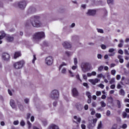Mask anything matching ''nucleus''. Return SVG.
<instances>
[{
	"mask_svg": "<svg viewBox=\"0 0 129 129\" xmlns=\"http://www.w3.org/2000/svg\"><path fill=\"white\" fill-rule=\"evenodd\" d=\"M119 94L120 95H122V96H124L125 94V92L124 91V90H123V89H121L119 91Z\"/></svg>",
	"mask_w": 129,
	"mask_h": 129,
	"instance_id": "nucleus-20",
	"label": "nucleus"
},
{
	"mask_svg": "<svg viewBox=\"0 0 129 129\" xmlns=\"http://www.w3.org/2000/svg\"><path fill=\"white\" fill-rule=\"evenodd\" d=\"M53 57L51 56L47 57L45 59V63L48 66H50L53 64Z\"/></svg>",
	"mask_w": 129,
	"mask_h": 129,
	"instance_id": "nucleus-8",
	"label": "nucleus"
},
{
	"mask_svg": "<svg viewBox=\"0 0 129 129\" xmlns=\"http://www.w3.org/2000/svg\"><path fill=\"white\" fill-rule=\"evenodd\" d=\"M19 9H21V10H24L25 8H26V6H27V3L25 1H21L19 2L18 5Z\"/></svg>",
	"mask_w": 129,
	"mask_h": 129,
	"instance_id": "nucleus-9",
	"label": "nucleus"
},
{
	"mask_svg": "<svg viewBox=\"0 0 129 129\" xmlns=\"http://www.w3.org/2000/svg\"><path fill=\"white\" fill-rule=\"evenodd\" d=\"M21 52H20V51L16 52L14 54L15 59H17V58H18V57L21 56Z\"/></svg>",
	"mask_w": 129,
	"mask_h": 129,
	"instance_id": "nucleus-18",
	"label": "nucleus"
},
{
	"mask_svg": "<svg viewBox=\"0 0 129 129\" xmlns=\"http://www.w3.org/2000/svg\"><path fill=\"white\" fill-rule=\"evenodd\" d=\"M42 123L44 125V126H46V125H47V124H48V122L47 121V120H44L42 121Z\"/></svg>",
	"mask_w": 129,
	"mask_h": 129,
	"instance_id": "nucleus-38",
	"label": "nucleus"
},
{
	"mask_svg": "<svg viewBox=\"0 0 129 129\" xmlns=\"http://www.w3.org/2000/svg\"><path fill=\"white\" fill-rule=\"evenodd\" d=\"M27 123L28 125V128L30 129L32 127V123L29 120L27 121Z\"/></svg>",
	"mask_w": 129,
	"mask_h": 129,
	"instance_id": "nucleus-29",
	"label": "nucleus"
},
{
	"mask_svg": "<svg viewBox=\"0 0 129 129\" xmlns=\"http://www.w3.org/2000/svg\"><path fill=\"white\" fill-rule=\"evenodd\" d=\"M115 73H116V71H115V70H112L111 71V74L112 75H113L114 76V75H115Z\"/></svg>",
	"mask_w": 129,
	"mask_h": 129,
	"instance_id": "nucleus-35",
	"label": "nucleus"
},
{
	"mask_svg": "<svg viewBox=\"0 0 129 129\" xmlns=\"http://www.w3.org/2000/svg\"><path fill=\"white\" fill-rule=\"evenodd\" d=\"M24 64H25V61L21 60L18 62H15L14 64V67L15 69H21L23 68V66H24Z\"/></svg>",
	"mask_w": 129,
	"mask_h": 129,
	"instance_id": "nucleus-5",
	"label": "nucleus"
},
{
	"mask_svg": "<svg viewBox=\"0 0 129 129\" xmlns=\"http://www.w3.org/2000/svg\"><path fill=\"white\" fill-rule=\"evenodd\" d=\"M69 72L71 77H74V75H73V73H72V72H71V71H69Z\"/></svg>",
	"mask_w": 129,
	"mask_h": 129,
	"instance_id": "nucleus-60",
	"label": "nucleus"
},
{
	"mask_svg": "<svg viewBox=\"0 0 129 129\" xmlns=\"http://www.w3.org/2000/svg\"><path fill=\"white\" fill-rule=\"evenodd\" d=\"M6 41L9 43H12V42H14V40L15 39V38L14 37V36H12L10 35H7L6 36Z\"/></svg>",
	"mask_w": 129,
	"mask_h": 129,
	"instance_id": "nucleus-13",
	"label": "nucleus"
},
{
	"mask_svg": "<svg viewBox=\"0 0 129 129\" xmlns=\"http://www.w3.org/2000/svg\"><path fill=\"white\" fill-rule=\"evenodd\" d=\"M62 46L65 49H70L72 47V45L70 44V42L67 41H65L64 42L62 43Z\"/></svg>",
	"mask_w": 129,
	"mask_h": 129,
	"instance_id": "nucleus-12",
	"label": "nucleus"
},
{
	"mask_svg": "<svg viewBox=\"0 0 129 129\" xmlns=\"http://www.w3.org/2000/svg\"><path fill=\"white\" fill-rule=\"evenodd\" d=\"M13 123L15 125H18L19 124V120L14 121Z\"/></svg>",
	"mask_w": 129,
	"mask_h": 129,
	"instance_id": "nucleus-55",
	"label": "nucleus"
},
{
	"mask_svg": "<svg viewBox=\"0 0 129 129\" xmlns=\"http://www.w3.org/2000/svg\"><path fill=\"white\" fill-rule=\"evenodd\" d=\"M96 116L97 118H100V117H101V114H100V113H96Z\"/></svg>",
	"mask_w": 129,
	"mask_h": 129,
	"instance_id": "nucleus-46",
	"label": "nucleus"
},
{
	"mask_svg": "<svg viewBox=\"0 0 129 129\" xmlns=\"http://www.w3.org/2000/svg\"><path fill=\"white\" fill-rule=\"evenodd\" d=\"M44 38L45 33L44 32H36L33 35V40L35 43H38L39 41H41L42 39Z\"/></svg>",
	"mask_w": 129,
	"mask_h": 129,
	"instance_id": "nucleus-2",
	"label": "nucleus"
},
{
	"mask_svg": "<svg viewBox=\"0 0 129 129\" xmlns=\"http://www.w3.org/2000/svg\"><path fill=\"white\" fill-rule=\"evenodd\" d=\"M117 105L118 106V108H120V107H121L120 105V101H119L118 100H117Z\"/></svg>",
	"mask_w": 129,
	"mask_h": 129,
	"instance_id": "nucleus-33",
	"label": "nucleus"
},
{
	"mask_svg": "<svg viewBox=\"0 0 129 129\" xmlns=\"http://www.w3.org/2000/svg\"><path fill=\"white\" fill-rule=\"evenodd\" d=\"M10 104L12 108H15L16 107V104H15V101H14V100H11Z\"/></svg>",
	"mask_w": 129,
	"mask_h": 129,
	"instance_id": "nucleus-17",
	"label": "nucleus"
},
{
	"mask_svg": "<svg viewBox=\"0 0 129 129\" xmlns=\"http://www.w3.org/2000/svg\"><path fill=\"white\" fill-rule=\"evenodd\" d=\"M82 71L85 73L91 69V64L89 62H82L81 66Z\"/></svg>",
	"mask_w": 129,
	"mask_h": 129,
	"instance_id": "nucleus-3",
	"label": "nucleus"
},
{
	"mask_svg": "<svg viewBox=\"0 0 129 129\" xmlns=\"http://www.w3.org/2000/svg\"><path fill=\"white\" fill-rule=\"evenodd\" d=\"M86 94L89 99H91L92 97H91V93H90V92H87Z\"/></svg>",
	"mask_w": 129,
	"mask_h": 129,
	"instance_id": "nucleus-25",
	"label": "nucleus"
},
{
	"mask_svg": "<svg viewBox=\"0 0 129 129\" xmlns=\"http://www.w3.org/2000/svg\"><path fill=\"white\" fill-rule=\"evenodd\" d=\"M76 107L79 111H81V110L83 109V105H82L79 103L76 104Z\"/></svg>",
	"mask_w": 129,
	"mask_h": 129,
	"instance_id": "nucleus-14",
	"label": "nucleus"
},
{
	"mask_svg": "<svg viewBox=\"0 0 129 129\" xmlns=\"http://www.w3.org/2000/svg\"><path fill=\"white\" fill-rule=\"evenodd\" d=\"M20 124L22 126H24L25 124V121H24V120H22L21 122H20Z\"/></svg>",
	"mask_w": 129,
	"mask_h": 129,
	"instance_id": "nucleus-47",
	"label": "nucleus"
},
{
	"mask_svg": "<svg viewBox=\"0 0 129 129\" xmlns=\"http://www.w3.org/2000/svg\"><path fill=\"white\" fill-rule=\"evenodd\" d=\"M65 54L66 55H67L68 57H70L71 56H72L73 53L69 51H66Z\"/></svg>",
	"mask_w": 129,
	"mask_h": 129,
	"instance_id": "nucleus-21",
	"label": "nucleus"
},
{
	"mask_svg": "<svg viewBox=\"0 0 129 129\" xmlns=\"http://www.w3.org/2000/svg\"><path fill=\"white\" fill-rule=\"evenodd\" d=\"M50 97L54 100L58 99L59 98V91L57 90H52L50 93Z\"/></svg>",
	"mask_w": 129,
	"mask_h": 129,
	"instance_id": "nucleus-4",
	"label": "nucleus"
},
{
	"mask_svg": "<svg viewBox=\"0 0 129 129\" xmlns=\"http://www.w3.org/2000/svg\"><path fill=\"white\" fill-rule=\"evenodd\" d=\"M97 58L98 59H101V58H102V55H101V54H98Z\"/></svg>",
	"mask_w": 129,
	"mask_h": 129,
	"instance_id": "nucleus-61",
	"label": "nucleus"
},
{
	"mask_svg": "<svg viewBox=\"0 0 129 129\" xmlns=\"http://www.w3.org/2000/svg\"><path fill=\"white\" fill-rule=\"evenodd\" d=\"M48 129H59V126L57 125L52 124L49 126Z\"/></svg>",
	"mask_w": 129,
	"mask_h": 129,
	"instance_id": "nucleus-16",
	"label": "nucleus"
},
{
	"mask_svg": "<svg viewBox=\"0 0 129 129\" xmlns=\"http://www.w3.org/2000/svg\"><path fill=\"white\" fill-rule=\"evenodd\" d=\"M18 107L21 111H24V110H25V108H24V106L22 104H18Z\"/></svg>",
	"mask_w": 129,
	"mask_h": 129,
	"instance_id": "nucleus-19",
	"label": "nucleus"
},
{
	"mask_svg": "<svg viewBox=\"0 0 129 129\" xmlns=\"http://www.w3.org/2000/svg\"><path fill=\"white\" fill-rule=\"evenodd\" d=\"M102 77H103V75L102 74L98 75V78H102Z\"/></svg>",
	"mask_w": 129,
	"mask_h": 129,
	"instance_id": "nucleus-59",
	"label": "nucleus"
},
{
	"mask_svg": "<svg viewBox=\"0 0 129 129\" xmlns=\"http://www.w3.org/2000/svg\"><path fill=\"white\" fill-rule=\"evenodd\" d=\"M117 58L119 59L120 63H123V59L122 58V56L118 55L117 56Z\"/></svg>",
	"mask_w": 129,
	"mask_h": 129,
	"instance_id": "nucleus-22",
	"label": "nucleus"
},
{
	"mask_svg": "<svg viewBox=\"0 0 129 129\" xmlns=\"http://www.w3.org/2000/svg\"><path fill=\"white\" fill-rule=\"evenodd\" d=\"M35 13H37V8L34 6L30 7L27 11V15L28 16L29 15H33Z\"/></svg>",
	"mask_w": 129,
	"mask_h": 129,
	"instance_id": "nucleus-6",
	"label": "nucleus"
},
{
	"mask_svg": "<svg viewBox=\"0 0 129 129\" xmlns=\"http://www.w3.org/2000/svg\"><path fill=\"white\" fill-rule=\"evenodd\" d=\"M94 126H95V125L94 124H93V123H90L88 125V128H92V127H94Z\"/></svg>",
	"mask_w": 129,
	"mask_h": 129,
	"instance_id": "nucleus-24",
	"label": "nucleus"
},
{
	"mask_svg": "<svg viewBox=\"0 0 129 129\" xmlns=\"http://www.w3.org/2000/svg\"><path fill=\"white\" fill-rule=\"evenodd\" d=\"M66 66V63H65V62H62V63L60 64L59 66V70L60 69H61V67H63V66Z\"/></svg>",
	"mask_w": 129,
	"mask_h": 129,
	"instance_id": "nucleus-53",
	"label": "nucleus"
},
{
	"mask_svg": "<svg viewBox=\"0 0 129 129\" xmlns=\"http://www.w3.org/2000/svg\"><path fill=\"white\" fill-rule=\"evenodd\" d=\"M97 121V119L95 118L93 120V122L92 123L94 124L95 125V123H96V122Z\"/></svg>",
	"mask_w": 129,
	"mask_h": 129,
	"instance_id": "nucleus-57",
	"label": "nucleus"
},
{
	"mask_svg": "<svg viewBox=\"0 0 129 129\" xmlns=\"http://www.w3.org/2000/svg\"><path fill=\"white\" fill-rule=\"evenodd\" d=\"M99 80H99L98 79H89V82H90V83H91L92 84H93V85H95L96 83H98V81Z\"/></svg>",
	"mask_w": 129,
	"mask_h": 129,
	"instance_id": "nucleus-15",
	"label": "nucleus"
},
{
	"mask_svg": "<svg viewBox=\"0 0 129 129\" xmlns=\"http://www.w3.org/2000/svg\"><path fill=\"white\" fill-rule=\"evenodd\" d=\"M106 115H107V116H109V115H110V111H109V110L107 111Z\"/></svg>",
	"mask_w": 129,
	"mask_h": 129,
	"instance_id": "nucleus-62",
	"label": "nucleus"
},
{
	"mask_svg": "<svg viewBox=\"0 0 129 129\" xmlns=\"http://www.w3.org/2000/svg\"><path fill=\"white\" fill-rule=\"evenodd\" d=\"M37 60V57H36V55H33V58L32 59L33 64H35V60Z\"/></svg>",
	"mask_w": 129,
	"mask_h": 129,
	"instance_id": "nucleus-37",
	"label": "nucleus"
},
{
	"mask_svg": "<svg viewBox=\"0 0 129 129\" xmlns=\"http://www.w3.org/2000/svg\"><path fill=\"white\" fill-rule=\"evenodd\" d=\"M100 47H101V49H102L103 50H105L106 49V45H105L104 44H101L100 45Z\"/></svg>",
	"mask_w": 129,
	"mask_h": 129,
	"instance_id": "nucleus-34",
	"label": "nucleus"
},
{
	"mask_svg": "<svg viewBox=\"0 0 129 129\" xmlns=\"http://www.w3.org/2000/svg\"><path fill=\"white\" fill-rule=\"evenodd\" d=\"M102 70H103V66H100L98 69V71H102Z\"/></svg>",
	"mask_w": 129,
	"mask_h": 129,
	"instance_id": "nucleus-39",
	"label": "nucleus"
},
{
	"mask_svg": "<svg viewBox=\"0 0 129 129\" xmlns=\"http://www.w3.org/2000/svg\"><path fill=\"white\" fill-rule=\"evenodd\" d=\"M84 109L85 110H88V105H85L84 106Z\"/></svg>",
	"mask_w": 129,
	"mask_h": 129,
	"instance_id": "nucleus-63",
	"label": "nucleus"
},
{
	"mask_svg": "<svg viewBox=\"0 0 129 129\" xmlns=\"http://www.w3.org/2000/svg\"><path fill=\"white\" fill-rule=\"evenodd\" d=\"M30 117H31V113H28L27 114V119H30Z\"/></svg>",
	"mask_w": 129,
	"mask_h": 129,
	"instance_id": "nucleus-51",
	"label": "nucleus"
},
{
	"mask_svg": "<svg viewBox=\"0 0 129 129\" xmlns=\"http://www.w3.org/2000/svg\"><path fill=\"white\" fill-rule=\"evenodd\" d=\"M122 115L123 118H125V117H126V116H127V113H126V112H123Z\"/></svg>",
	"mask_w": 129,
	"mask_h": 129,
	"instance_id": "nucleus-36",
	"label": "nucleus"
},
{
	"mask_svg": "<svg viewBox=\"0 0 129 129\" xmlns=\"http://www.w3.org/2000/svg\"><path fill=\"white\" fill-rule=\"evenodd\" d=\"M72 95L74 97H77V96H79V92H78V90L77 89L74 88L72 90Z\"/></svg>",
	"mask_w": 129,
	"mask_h": 129,
	"instance_id": "nucleus-10",
	"label": "nucleus"
},
{
	"mask_svg": "<svg viewBox=\"0 0 129 129\" xmlns=\"http://www.w3.org/2000/svg\"><path fill=\"white\" fill-rule=\"evenodd\" d=\"M96 95H97V96H100V95H101V91H97L96 92Z\"/></svg>",
	"mask_w": 129,
	"mask_h": 129,
	"instance_id": "nucleus-42",
	"label": "nucleus"
},
{
	"mask_svg": "<svg viewBox=\"0 0 129 129\" xmlns=\"http://www.w3.org/2000/svg\"><path fill=\"white\" fill-rule=\"evenodd\" d=\"M74 64L75 65H77L78 63V60H77V58H74Z\"/></svg>",
	"mask_w": 129,
	"mask_h": 129,
	"instance_id": "nucleus-43",
	"label": "nucleus"
},
{
	"mask_svg": "<svg viewBox=\"0 0 129 129\" xmlns=\"http://www.w3.org/2000/svg\"><path fill=\"white\" fill-rule=\"evenodd\" d=\"M126 127H127V125L126 124H123L122 125V128L123 129H125V128H126Z\"/></svg>",
	"mask_w": 129,
	"mask_h": 129,
	"instance_id": "nucleus-48",
	"label": "nucleus"
},
{
	"mask_svg": "<svg viewBox=\"0 0 129 129\" xmlns=\"http://www.w3.org/2000/svg\"><path fill=\"white\" fill-rule=\"evenodd\" d=\"M41 17L38 15H33L25 22L26 27L32 26L34 28H40L42 26V22L40 21Z\"/></svg>",
	"mask_w": 129,
	"mask_h": 129,
	"instance_id": "nucleus-1",
	"label": "nucleus"
},
{
	"mask_svg": "<svg viewBox=\"0 0 129 129\" xmlns=\"http://www.w3.org/2000/svg\"><path fill=\"white\" fill-rule=\"evenodd\" d=\"M74 119H76L77 121H78V122L80 123V122L81 121V118L77 117V116H74Z\"/></svg>",
	"mask_w": 129,
	"mask_h": 129,
	"instance_id": "nucleus-23",
	"label": "nucleus"
},
{
	"mask_svg": "<svg viewBox=\"0 0 129 129\" xmlns=\"http://www.w3.org/2000/svg\"><path fill=\"white\" fill-rule=\"evenodd\" d=\"M2 58L5 61H9L10 59V54L8 53L4 52L2 54Z\"/></svg>",
	"mask_w": 129,
	"mask_h": 129,
	"instance_id": "nucleus-11",
	"label": "nucleus"
},
{
	"mask_svg": "<svg viewBox=\"0 0 129 129\" xmlns=\"http://www.w3.org/2000/svg\"><path fill=\"white\" fill-rule=\"evenodd\" d=\"M97 31L98 33H100V34H103L104 33L103 29H102L97 28Z\"/></svg>",
	"mask_w": 129,
	"mask_h": 129,
	"instance_id": "nucleus-26",
	"label": "nucleus"
},
{
	"mask_svg": "<svg viewBox=\"0 0 129 129\" xmlns=\"http://www.w3.org/2000/svg\"><path fill=\"white\" fill-rule=\"evenodd\" d=\"M102 128V122L101 121H100L98 125L97 128L98 129H101Z\"/></svg>",
	"mask_w": 129,
	"mask_h": 129,
	"instance_id": "nucleus-28",
	"label": "nucleus"
},
{
	"mask_svg": "<svg viewBox=\"0 0 129 129\" xmlns=\"http://www.w3.org/2000/svg\"><path fill=\"white\" fill-rule=\"evenodd\" d=\"M91 114V115H94L95 114V110H94V109H92Z\"/></svg>",
	"mask_w": 129,
	"mask_h": 129,
	"instance_id": "nucleus-49",
	"label": "nucleus"
},
{
	"mask_svg": "<svg viewBox=\"0 0 129 129\" xmlns=\"http://www.w3.org/2000/svg\"><path fill=\"white\" fill-rule=\"evenodd\" d=\"M100 104L101 107H105L106 106V104L103 101L100 102Z\"/></svg>",
	"mask_w": 129,
	"mask_h": 129,
	"instance_id": "nucleus-27",
	"label": "nucleus"
},
{
	"mask_svg": "<svg viewBox=\"0 0 129 129\" xmlns=\"http://www.w3.org/2000/svg\"><path fill=\"white\" fill-rule=\"evenodd\" d=\"M124 54H125V55H128V56H129L128 50H127V49H124Z\"/></svg>",
	"mask_w": 129,
	"mask_h": 129,
	"instance_id": "nucleus-56",
	"label": "nucleus"
},
{
	"mask_svg": "<svg viewBox=\"0 0 129 129\" xmlns=\"http://www.w3.org/2000/svg\"><path fill=\"white\" fill-rule=\"evenodd\" d=\"M29 101H30V100L29 99H28V98L24 99V102L25 103H26V104L29 103Z\"/></svg>",
	"mask_w": 129,
	"mask_h": 129,
	"instance_id": "nucleus-41",
	"label": "nucleus"
},
{
	"mask_svg": "<svg viewBox=\"0 0 129 129\" xmlns=\"http://www.w3.org/2000/svg\"><path fill=\"white\" fill-rule=\"evenodd\" d=\"M122 86L120 85V84H118L117 85V89H120Z\"/></svg>",
	"mask_w": 129,
	"mask_h": 129,
	"instance_id": "nucleus-52",
	"label": "nucleus"
},
{
	"mask_svg": "<svg viewBox=\"0 0 129 129\" xmlns=\"http://www.w3.org/2000/svg\"><path fill=\"white\" fill-rule=\"evenodd\" d=\"M115 78H112L110 80V81L109 82H110V84H113V83H114L115 82Z\"/></svg>",
	"mask_w": 129,
	"mask_h": 129,
	"instance_id": "nucleus-32",
	"label": "nucleus"
},
{
	"mask_svg": "<svg viewBox=\"0 0 129 129\" xmlns=\"http://www.w3.org/2000/svg\"><path fill=\"white\" fill-rule=\"evenodd\" d=\"M83 85L85 87H86V88H89V86H88V84L86 83H84L83 84Z\"/></svg>",
	"mask_w": 129,
	"mask_h": 129,
	"instance_id": "nucleus-45",
	"label": "nucleus"
},
{
	"mask_svg": "<svg viewBox=\"0 0 129 129\" xmlns=\"http://www.w3.org/2000/svg\"><path fill=\"white\" fill-rule=\"evenodd\" d=\"M96 105H97V104H96V102H93L92 103V106H93V107H96Z\"/></svg>",
	"mask_w": 129,
	"mask_h": 129,
	"instance_id": "nucleus-44",
	"label": "nucleus"
},
{
	"mask_svg": "<svg viewBox=\"0 0 129 129\" xmlns=\"http://www.w3.org/2000/svg\"><path fill=\"white\" fill-rule=\"evenodd\" d=\"M108 5H113V0H107Z\"/></svg>",
	"mask_w": 129,
	"mask_h": 129,
	"instance_id": "nucleus-30",
	"label": "nucleus"
},
{
	"mask_svg": "<svg viewBox=\"0 0 129 129\" xmlns=\"http://www.w3.org/2000/svg\"><path fill=\"white\" fill-rule=\"evenodd\" d=\"M115 49L114 48H110L108 50L109 53H113L114 52Z\"/></svg>",
	"mask_w": 129,
	"mask_h": 129,
	"instance_id": "nucleus-40",
	"label": "nucleus"
},
{
	"mask_svg": "<svg viewBox=\"0 0 129 129\" xmlns=\"http://www.w3.org/2000/svg\"><path fill=\"white\" fill-rule=\"evenodd\" d=\"M118 53L119 54H121V55H122V54H123V51H122L121 49H119L118 51Z\"/></svg>",
	"mask_w": 129,
	"mask_h": 129,
	"instance_id": "nucleus-58",
	"label": "nucleus"
},
{
	"mask_svg": "<svg viewBox=\"0 0 129 129\" xmlns=\"http://www.w3.org/2000/svg\"><path fill=\"white\" fill-rule=\"evenodd\" d=\"M125 82L126 84H129V79H126L125 80Z\"/></svg>",
	"mask_w": 129,
	"mask_h": 129,
	"instance_id": "nucleus-64",
	"label": "nucleus"
},
{
	"mask_svg": "<svg viewBox=\"0 0 129 129\" xmlns=\"http://www.w3.org/2000/svg\"><path fill=\"white\" fill-rule=\"evenodd\" d=\"M116 128H117V124H114L113 125V126H112L111 129H116Z\"/></svg>",
	"mask_w": 129,
	"mask_h": 129,
	"instance_id": "nucleus-50",
	"label": "nucleus"
},
{
	"mask_svg": "<svg viewBox=\"0 0 129 129\" xmlns=\"http://www.w3.org/2000/svg\"><path fill=\"white\" fill-rule=\"evenodd\" d=\"M1 35L2 36V37H4V38L7 36V34H6V33H5V31H1Z\"/></svg>",
	"mask_w": 129,
	"mask_h": 129,
	"instance_id": "nucleus-31",
	"label": "nucleus"
},
{
	"mask_svg": "<svg viewBox=\"0 0 129 129\" xmlns=\"http://www.w3.org/2000/svg\"><path fill=\"white\" fill-rule=\"evenodd\" d=\"M97 11L95 9H89L86 13L87 16L94 17L96 15Z\"/></svg>",
	"mask_w": 129,
	"mask_h": 129,
	"instance_id": "nucleus-7",
	"label": "nucleus"
},
{
	"mask_svg": "<svg viewBox=\"0 0 129 129\" xmlns=\"http://www.w3.org/2000/svg\"><path fill=\"white\" fill-rule=\"evenodd\" d=\"M61 73H62L63 74H65L66 73V69L65 68L62 69L61 71Z\"/></svg>",
	"mask_w": 129,
	"mask_h": 129,
	"instance_id": "nucleus-54",
	"label": "nucleus"
}]
</instances>
